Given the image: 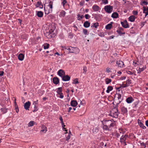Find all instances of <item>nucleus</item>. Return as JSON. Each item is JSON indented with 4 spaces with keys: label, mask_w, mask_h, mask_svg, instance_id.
Wrapping results in <instances>:
<instances>
[{
    "label": "nucleus",
    "mask_w": 148,
    "mask_h": 148,
    "mask_svg": "<svg viewBox=\"0 0 148 148\" xmlns=\"http://www.w3.org/2000/svg\"><path fill=\"white\" fill-rule=\"evenodd\" d=\"M56 92L58 94L60 95L59 97L61 99L64 97V95L62 93V87H59L57 89Z\"/></svg>",
    "instance_id": "nucleus-6"
},
{
    "label": "nucleus",
    "mask_w": 148,
    "mask_h": 148,
    "mask_svg": "<svg viewBox=\"0 0 148 148\" xmlns=\"http://www.w3.org/2000/svg\"><path fill=\"white\" fill-rule=\"evenodd\" d=\"M141 2H142V3H141L140 4L141 5H147L148 3L147 1H142Z\"/></svg>",
    "instance_id": "nucleus-46"
},
{
    "label": "nucleus",
    "mask_w": 148,
    "mask_h": 148,
    "mask_svg": "<svg viewBox=\"0 0 148 148\" xmlns=\"http://www.w3.org/2000/svg\"><path fill=\"white\" fill-rule=\"evenodd\" d=\"M31 105V102L29 101H28L26 102L24 105V107L26 110H29Z\"/></svg>",
    "instance_id": "nucleus-9"
},
{
    "label": "nucleus",
    "mask_w": 148,
    "mask_h": 148,
    "mask_svg": "<svg viewBox=\"0 0 148 148\" xmlns=\"http://www.w3.org/2000/svg\"><path fill=\"white\" fill-rule=\"evenodd\" d=\"M99 36L101 37H104L105 36V34L103 32L100 33L99 34Z\"/></svg>",
    "instance_id": "nucleus-56"
},
{
    "label": "nucleus",
    "mask_w": 148,
    "mask_h": 148,
    "mask_svg": "<svg viewBox=\"0 0 148 148\" xmlns=\"http://www.w3.org/2000/svg\"><path fill=\"white\" fill-rule=\"evenodd\" d=\"M113 89L112 86H109L108 87L107 90H106V92L107 93H109L110 91H111Z\"/></svg>",
    "instance_id": "nucleus-34"
},
{
    "label": "nucleus",
    "mask_w": 148,
    "mask_h": 148,
    "mask_svg": "<svg viewBox=\"0 0 148 148\" xmlns=\"http://www.w3.org/2000/svg\"><path fill=\"white\" fill-rule=\"evenodd\" d=\"M112 26L111 23L108 24L106 26V28L107 29H111Z\"/></svg>",
    "instance_id": "nucleus-31"
},
{
    "label": "nucleus",
    "mask_w": 148,
    "mask_h": 148,
    "mask_svg": "<svg viewBox=\"0 0 148 148\" xmlns=\"http://www.w3.org/2000/svg\"><path fill=\"white\" fill-rule=\"evenodd\" d=\"M138 123L139 126L141 128H142L143 129H145L146 128V127L144 125L143 123L139 119L138 120Z\"/></svg>",
    "instance_id": "nucleus-12"
},
{
    "label": "nucleus",
    "mask_w": 148,
    "mask_h": 148,
    "mask_svg": "<svg viewBox=\"0 0 148 148\" xmlns=\"http://www.w3.org/2000/svg\"><path fill=\"white\" fill-rule=\"evenodd\" d=\"M113 6L110 5L105 6L104 8L105 11L108 13H111L113 10Z\"/></svg>",
    "instance_id": "nucleus-3"
},
{
    "label": "nucleus",
    "mask_w": 148,
    "mask_h": 148,
    "mask_svg": "<svg viewBox=\"0 0 148 148\" xmlns=\"http://www.w3.org/2000/svg\"><path fill=\"white\" fill-rule=\"evenodd\" d=\"M134 99L132 97H128L126 99L127 102L128 103H132Z\"/></svg>",
    "instance_id": "nucleus-24"
},
{
    "label": "nucleus",
    "mask_w": 148,
    "mask_h": 148,
    "mask_svg": "<svg viewBox=\"0 0 148 148\" xmlns=\"http://www.w3.org/2000/svg\"><path fill=\"white\" fill-rule=\"evenodd\" d=\"M34 110H33V112H35L36 111L38 110V108L37 106L36 105H34Z\"/></svg>",
    "instance_id": "nucleus-48"
},
{
    "label": "nucleus",
    "mask_w": 148,
    "mask_h": 148,
    "mask_svg": "<svg viewBox=\"0 0 148 148\" xmlns=\"http://www.w3.org/2000/svg\"><path fill=\"white\" fill-rule=\"evenodd\" d=\"M116 63L117 64L119 67L121 68L124 67V62L122 61L121 60H119V61H117L116 62Z\"/></svg>",
    "instance_id": "nucleus-10"
},
{
    "label": "nucleus",
    "mask_w": 148,
    "mask_h": 148,
    "mask_svg": "<svg viewBox=\"0 0 148 148\" xmlns=\"http://www.w3.org/2000/svg\"><path fill=\"white\" fill-rule=\"evenodd\" d=\"M24 57V55L22 53H20L18 56V58L20 60L22 61L23 60Z\"/></svg>",
    "instance_id": "nucleus-26"
},
{
    "label": "nucleus",
    "mask_w": 148,
    "mask_h": 148,
    "mask_svg": "<svg viewBox=\"0 0 148 148\" xmlns=\"http://www.w3.org/2000/svg\"><path fill=\"white\" fill-rule=\"evenodd\" d=\"M77 18L78 20H81L84 17V16L83 15H82V16H81V15H80L79 14H78L77 15Z\"/></svg>",
    "instance_id": "nucleus-36"
},
{
    "label": "nucleus",
    "mask_w": 148,
    "mask_h": 148,
    "mask_svg": "<svg viewBox=\"0 0 148 148\" xmlns=\"http://www.w3.org/2000/svg\"><path fill=\"white\" fill-rule=\"evenodd\" d=\"M133 28L132 27L130 29V33L132 34H134L135 33L134 31L132 30V29Z\"/></svg>",
    "instance_id": "nucleus-59"
},
{
    "label": "nucleus",
    "mask_w": 148,
    "mask_h": 148,
    "mask_svg": "<svg viewBox=\"0 0 148 148\" xmlns=\"http://www.w3.org/2000/svg\"><path fill=\"white\" fill-rule=\"evenodd\" d=\"M92 9L93 11L97 12L100 9L99 7L96 4L94 5L92 7Z\"/></svg>",
    "instance_id": "nucleus-13"
},
{
    "label": "nucleus",
    "mask_w": 148,
    "mask_h": 148,
    "mask_svg": "<svg viewBox=\"0 0 148 148\" xmlns=\"http://www.w3.org/2000/svg\"><path fill=\"white\" fill-rule=\"evenodd\" d=\"M143 13L145 14V16L146 17L148 15V7L146 8L145 6L143 7Z\"/></svg>",
    "instance_id": "nucleus-20"
},
{
    "label": "nucleus",
    "mask_w": 148,
    "mask_h": 148,
    "mask_svg": "<svg viewBox=\"0 0 148 148\" xmlns=\"http://www.w3.org/2000/svg\"><path fill=\"white\" fill-rule=\"evenodd\" d=\"M121 23L122 26L124 28H126L129 27V24L126 20H124L123 22L121 21Z\"/></svg>",
    "instance_id": "nucleus-7"
},
{
    "label": "nucleus",
    "mask_w": 148,
    "mask_h": 148,
    "mask_svg": "<svg viewBox=\"0 0 148 148\" xmlns=\"http://www.w3.org/2000/svg\"><path fill=\"white\" fill-rule=\"evenodd\" d=\"M49 44L47 43H45L43 45L44 48V49H48L49 48Z\"/></svg>",
    "instance_id": "nucleus-32"
},
{
    "label": "nucleus",
    "mask_w": 148,
    "mask_h": 148,
    "mask_svg": "<svg viewBox=\"0 0 148 148\" xmlns=\"http://www.w3.org/2000/svg\"><path fill=\"white\" fill-rule=\"evenodd\" d=\"M115 97H116L119 101V103H120L122 101L123 99L121 98V95L119 93H116L115 95Z\"/></svg>",
    "instance_id": "nucleus-18"
},
{
    "label": "nucleus",
    "mask_w": 148,
    "mask_h": 148,
    "mask_svg": "<svg viewBox=\"0 0 148 148\" xmlns=\"http://www.w3.org/2000/svg\"><path fill=\"white\" fill-rule=\"evenodd\" d=\"M53 2L52 1H50L49 2V4L48 5V6L50 8V9L52 10L53 8Z\"/></svg>",
    "instance_id": "nucleus-33"
},
{
    "label": "nucleus",
    "mask_w": 148,
    "mask_h": 148,
    "mask_svg": "<svg viewBox=\"0 0 148 148\" xmlns=\"http://www.w3.org/2000/svg\"><path fill=\"white\" fill-rule=\"evenodd\" d=\"M70 138H71L70 135L69 134V135L66 137V140L67 141L69 140L70 139Z\"/></svg>",
    "instance_id": "nucleus-62"
},
{
    "label": "nucleus",
    "mask_w": 148,
    "mask_h": 148,
    "mask_svg": "<svg viewBox=\"0 0 148 148\" xmlns=\"http://www.w3.org/2000/svg\"><path fill=\"white\" fill-rule=\"evenodd\" d=\"M146 68V67H143L142 68H140V67L139 68L138 70V73H140L142 71H143Z\"/></svg>",
    "instance_id": "nucleus-30"
},
{
    "label": "nucleus",
    "mask_w": 148,
    "mask_h": 148,
    "mask_svg": "<svg viewBox=\"0 0 148 148\" xmlns=\"http://www.w3.org/2000/svg\"><path fill=\"white\" fill-rule=\"evenodd\" d=\"M92 131V132L94 133H96L98 132V128H97V127H95L93 129Z\"/></svg>",
    "instance_id": "nucleus-43"
},
{
    "label": "nucleus",
    "mask_w": 148,
    "mask_h": 148,
    "mask_svg": "<svg viewBox=\"0 0 148 148\" xmlns=\"http://www.w3.org/2000/svg\"><path fill=\"white\" fill-rule=\"evenodd\" d=\"M45 35L47 38L50 39L53 37H54L56 36L55 33H52L49 31V32H46L44 33Z\"/></svg>",
    "instance_id": "nucleus-5"
},
{
    "label": "nucleus",
    "mask_w": 148,
    "mask_h": 148,
    "mask_svg": "<svg viewBox=\"0 0 148 148\" xmlns=\"http://www.w3.org/2000/svg\"><path fill=\"white\" fill-rule=\"evenodd\" d=\"M111 69L109 68L108 67L106 69V72L107 73H109L110 72V70Z\"/></svg>",
    "instance_id": "nucleus-61"
},
{
    "label": "nucleus",
    "mask_w": 148,
    "mask_h": 148,
    "mask_svg": "<svg viewBox=\"0 0 148 148\" xmlns=\"http://www.w3.org/2000/svg\"><path fill=\"white\" fill-rule=\"evenodd\" d=\"M59 119L61 123H63V119H62V116H60V117Z\"/></svg>",
    "instance_id": "nucleus-60"
},
{
    "label": "nucleus",
    "mask_w": 148,
    "mask_h": 148,
    "mask_svg": "<svg viewBox=\"0 0 148 148\" xmlns=\"http://www.w3.org/2000/svg\"><path fill=\"white\" fill-rule=\"evenodd\" d=\"M140 144L141 146H143V147H144V148H146V143H144L142 142V143H140Z\"/></svg>",
    "instance_id": "nucleus-57"
},
{
    "label": "nucleus",
    "mask_w": 148,
    "mask_h": 148,
    "mask_svg": "<svg viewBox=\"0 0 148 148\" xmlns=\"http://www.w3.org/2000/svg\"><path fill=\"white\" fill-rule=\"evenodd\" d=\"M136 17L134 15H132L130 16L128 18L129 21L131 22L134 21Z\"/></svg>",
    "instance_id": "nucleus-22"
},
{
    "label": "nucleus",
    "mask_w": 148,
    "mask_h": 148,
    "mask_svg": "<svg viewBox=\"0 0 148 148\" xmlns=\"http://www.w3.org/2000/svg\"><path fill=\"white\" fill-rule=\"evenodd\" d=\"M99 26V24L98 23H93V25H92L91 27H95V28H97Z\"/></svg>",
    "instance_id": "nucleus-39"
},
{
    "label": "nucleus",
    "mask_w": 148,
    "mask_h": 148,
    "mask_svg": "<svg viewBox=\"0 0 148 148\" xmlns=\"http://www.w3.org/2000/svg\"><path fill=\"white\" fill-rule=\"evenodd\" d=\"M105 82L106 84H108L112 82V80L108 78H106L105 79Z\"/></svg>",
    "instance_id": "nucleus-35"
},
{
    "label": "nucleus",
    "mask_w": 148,
    "mask_h": 148,
    "mask_svg": "<svg viewBox=\"0 0 148 148\" xmlns=\"http://www.w3.org/2000/svg\"><path fill=\"white\" fill-rule=\"evenodd\" d=\"M119 14L116 12L113 13L111 17L113 18H117L118 17Z\"/></svg>",
    "instance_id": "nucleus-27"
},
{
    "label": "nucleus",
    "mask_w": 148,
    "mask_h": 148,
    "mask_svg": "<svg viewBox=\"0 0 148 148\" xmlns=\"http://www.w3.org/2000/svg\"><path fill=\"white\" fill-rule=\"evenodd\" d=\"M66 12L64 10H62L60 12L59 16L60 17H64L65 16Z\"/></svg>",
    "instance_id": "nucleus-28"
},
{
    "label": "nucleus",
    "mask_w": 148,
    "mask_h": 148,
    "mask_svg": "<svg viewBox=\"0 0 148 148\" xmlns=\"http://www.w3.org/2000/svg\"><path fill=\"white\" fill-rule=\"evenodd\" d=\"M67 3L66 0H63L62 2V4L64 7L65 4Z\"/></svg>",
    "instance_id": "nucleus-54"
},
{
    "label": "nucleus",
    "mask_w": 148,
    "mask_h": 148,
    "mask_svg": "<svg viewBox=\"0 0 148 148\" xmlns=\"http://www.w3.org/2000/svg\"><path fill=\"white\" fill-rule=\"evenodd\" d=\"M79 83V82L78 81V79L77 78H76L72 82L73 84H78Z\"/></svg>",
    "instance_id": "nucleus-42"
},
{
    "label": "nucleus",
    "mask_w": 148,
    "mask_h": 148,
    "mask_svg": "<svg viewBox=\"0 0 148 148\" xmlns=\"http://www.w3.org/2000/svg\"><path fill=\"white\" fill-rule=\"evenodd\" d=\"M62 77V80L64 81H69L70 79V77L68 75H64Z\"/></svg>",
    "instance_id": "nucleus-11"
},
{
    "label": "nucleus",
    "mask_w": 148,
    "mask_h": 148,
    "mask_svg": "<svg viewBox=\"0 0 148 148\" xmlns=\"http://www.w3.org/2000/svg\"><path fill=\"white\" fill-rule=\"evenodd\" d=\"M42 128L43 129L42 130H41V131L42 132H44L45 131V132H46L47 131V127H46L44 125H42Z\"/></svg>",
    "instance_id": "nucleus-37"
},
{
    "label": "nucleus",
    "mask_w": 148,
    "mask_h": 148,
    "mask_svg": "<svg viewBox=\"0 0 148 148\" xmlns=\"http://www.w3.org/2000/svg\"><path fill=\"white\" fill-rule=\"evenodd\" d=\"M34 122L33 121H30L28 124V127H31L34 125Z\"/></svg>",
    "instance_id": "nucleus-38"
},
{
    "label": "nucleus",
    "mask_w": 148,
    "mask_h": 148,
    "mask_svg": "<svg viewBox=\"0 0 148 148\" xmlns=\"http://www.w3.org/2000/svg\"><path fill=\"white\" fill-rule=\"evenodd\" d=\"M77 104V103L76 101L73 100L71 102V106L73 107L76 106Z\"/></svg>",
    "instance_id": "nucleus-23"
},
{
    "label": "nucleus",
    "mask_w": 148,
    "mask_h": 148,
    "mask_svg": "<svg viewBox=\"0 0 148 148\" xmlns=\"http://www.w3.org/2000/svg\"><path fill=\"white\" fill-rule=\"evenodd\" d=\"M44 10H45V14L47 15L48 14L50 13H51L52 11V10L49 9L47 7L45 8V6L44 7Z\"/></svg>",
    "instance_id": "nucleus-14"
},
{
    "label": "nucleus",
    "mask_w": 148,
    "mask_h": 148,
    "mask_svg": "<svg viewBox=\"0 0 148 148\" xmlns=\"http://www.w3.org/2000/svg\"><path fill=\"white\" fill-rule=\"evenodd\" d=\"M102 1L103 3L105 4H107L108 3V0H102Z\"/></svg>",
    "instance_id": "nucleus-51"
},
{
    "label": "nucleus",
    "mask_w": 148,
    "mask_h": 148,
    "mask_svg": "<svg viewBox=\"0 0 148 148\" xmlns=\"http://www.w3.org/2000/svg\"><path fill=\"white\" fill-rule=\"evenodd\" d=\"M73 37V34L71 33H70L69 34V37L70 38H72Z\"/></svg>",
    "instance_id": "nucleus-49"
},
{
    "label": "nucleus",
    "mask_w": 148,
    "mask_h": 148,
    "mask_svg": "<svg viewBox=\"0 0 148 148\" xmlns=\"http://www.w3.org/2000/svg\"><path fill=\"white\" fill-rule=\"evenodd\" d=\"M83 73L84 74H86V72L87 71V68L86 66H84L83 67Z\"/></svg>",
    "instance_id": "nucleus-45"
},
{
    "label": "nucleus",
    "mask_w": 148,
    "mask_h": 148,
    "mask_svg": "<svg viewBox=\"0 0 148 148\" xmlns=\"http://www.w3.org/2000/svg\"><path fill=\"white\" fill-rule=\"evenodd\" d=\"M42 4V3L41 1H38L36 5V7H38L40 6V5Z\"/></svg>",
    "instance_id": "nucleus-47"
},
{
    "label": "nucleus",
    "mask_w": 148,
    "mask_h": 148,
    "mask_svg": "<svg viewBox=\"0 0 148 148\" xmlns=\"http://www.w3.org/2000/svg\"><path fill=\"white\" fill-rule=\"evenodd\" d=\"M46 53H49V54H48V55H49L50 56H52L53 55V52L52 51H47L46 52Z\"/></svg>",
    "instance_id": "nucleus-50"
},
{
    "label": "nucleus",
    "mask_w": 148,
    "mask_h": 148,
    "mask_svg": "<svg viewBox=\"0 0 148 148\" xmlns=\"http://www.w3.org/2000/svg\"><path fill=\"white\" fill-rule=\"evenodd\" d=\"M4 74V72L3 71H0V76H2Z\"/></svg>",
    "instance_id": "nucleus-64"
},
{
    "label": "nucleus",
    "mask_w": 148,
    "mask_h": 148,
    "mask_svg": "<svg viewBox=\"0 0 148 148\" xmlns=\"http://www.w3.org/2000/svg\"><path fill=\"white\" fill-rule=\"evenodd\" d=\"M58 75L61 77H62L65 75V72L62 69H60L58 72Z\"/></svg>",
    "instance_id": "nucleus-16"
},
{
    "label": "nucleus",
    "mask_w": 148,
    "mask_h": 148,
    "mask_svg": "<svg viewBox=\"0 0 148 148\" xmlns=\"http://www.w3.org/2000/svg\"><path fill=\"white\" fill-rule=\"evenodd\" d=\"M85 17L86 19H89L90 16L88 14H87L85 15Z\"/></svg>",
    "instance_id": "nucleus-52"
},
{
    "label": "nucleus",
    "mask_w": 148,
    "mask_h": 148,
    "mask_svg": "<svg viewBox=\"0 0 148 148\" xmlns=\"http://www.w3.org/2000/svg\"><path fill=\"white\" fill-rule=\"evenodd\" d=\"M127 86L126 84H123L122 85L121 84L120 87H121V88H125Z\"/></svg>",
    "instance_id": "nucleus-53"
},
{
    "label": "nucleus",
    "mask_w": 148,
    "mask_h": 148,
    "mask_svg": "<svg viewBox=\"0 0 148 148\" xmlns=\"http://www.w3.org/2000/svg\"><path fill=\"white\" fill-rule=\"evenodd\" d=\"M126 77L125 76H123L121 77L120 78V80H123L125 79H126Z\"/></svg>",
    "instance_id": "nucleus-63"
},
{
    "label": "nucleus",
    "mask_w": 148,
    "mask_h": 148,
    "mask_svg": "<svg viewBox=\"0 0 148 148\" xmlns=\"http://www.w3.org/2000/svg\"><path fill=\"white\" fill-rule=\"evenodd\" d=\"M121 112L122 114H126L127 112V108L124 106H123L121 107Z\"/></svg>",
    "instance_id": "nucleus-15"
},
{
    "label": "nucleus",
    "mask_w": 148,
    "mask_h": 148,
    "mask_svg": "<svg viewBox=\"0 0 148 148\" xmlns=\"http://www.w3.org/2000/svg\"><path fill=\"white\" fill-rule=\"evenodd\" d=\"M66 49H68L70 53H76L77 52L79 49L77 47H67Z\"/></svg>",
    "instance_id": "nucleus-4"
},
{
    "label": "nucleus",
    "mask_w": 148,
    "mask_h": 148,
    "mask_svg": "<svg viewBox=\"0 0 148 148\" xmlns=\"http://www.w3.org/2000/svg\"><path fill=\"white\" fill-rule=\"evenodd\" d=\"M131 80L130 79L127 80L126 81V85L127 86H129L131 84Z\"/></svg>",
    "instance_id": "nucleus-41"
},
{
    "label": "nucleus",
    "mask_w": 148,
    "mask_h": 148,
    "mask_svg": "<svg viewBox=\"0 0 148 148\" xmlns=\"http://www.w3.org/2000/svg\"><path fill=\"white\" fill-rule=\"evenodd\" d=\"M128 137V136L127 135H123L120 138V140L121 142H123L124 143H125V140Z\"/></svg>",
    "instance_id": "nucleus-17"
},
{
    "label": "nucleus",
    "mask_w": 148,
    "mask_h": 148,
    "mask_svg": "<svg viewBox=\"0 0 148 148\" xmlns=\"http://www.w3.org/2000/svg\"><path fill=\"white\" fill-rule=\"evenodd\" d=\"M43 15V12L41 11H38L37 13V15L39 17H42Z\"/></svg>",
    "instance_id": "nucleus-29"
},
{
    "label": "nucleus",
    "mask_w": 148,
    "mask_h": 148,
    "mask_svg": "<svg viewBox=\"0 0 148 148\" xmlns=\"http://www.w3.org/2000/svg\"><path fill=\"white\" fill-rule=\"evenodd\" d=\"M119 113L117 106H115V107H114L110 111L109 115L114 118H117L118 117Z\"/></svg>",
    "instance_id": "nucleus-2"
},
{
    "label": "nucleus",
    "mask_w": 148,
    "mask_h": 148,
    "mask_svg": "<svg viewBox=\"0 0 148 148\" xmlns=\"http://www.w3.org/2000/svg\"><path fill=\"white\" fill-rule=\"evenodd\" d=\"M90 25V23L87 21H86L84 23V26L85 28H88L89 27Z\"/></svg>",
    "instance_id": "nucleus-25"
},
{
    "label": "nucleus",
    "mask_w": 148,
    "mask_h": 148,
    "mask_svg": "<svg viewBox=\"0 0 148 148\" xmlns=\"http://www.w3.org/2000/svg\"><path fill=\"white\" fill-rule=\"evenodd\" d=\"M126 72L127 74L130 75H132L133 74V73L132 72L129 71H126Z\"/></svg>",
    "instance_id": "nucleus-58"
},
{
    "label": "nucleus",
    "mask_w": 148,
    "mask_h": 148,
    "mask_svg": "<svg viewBox=\"0 0 148 148\" xmlns=\"http://www.w3.org/2000/svg\"><path fill=\"white\" fill-rule=\"evenodd\" d=\"M116 32L121 36L125 34V32H124V29L122 27H119L118 29L116 30Z\"/></svg>",
    "instance_id": "nucleus-8"
},
{
    "label": "nucleus",
    "mask_w": 148,
    "mask_h": 148,
    "mask_svg": "<svg viewBox=\"0 0 148 148\" xmlns=\"http://www.w3.org/2000/svg\"><path fill=\"white\" fill-rule=\"evenodd\" d=\"M101 122L102 124V127L104 130L111 131L115 125V123L111 120L104 119L101 121Z\"/></svg>",
    "instance_id": "nucleus-1"
},
{
    "label": "nucleus",
    "mask_w": 148,
    "mask_h": 148,
    "mask_svg": "<svg viewBox=\"0 0 148 148\" xmlns=\"http://www.w3.org/2000/svg\"><path fill=\"white\" fill-rule=\"evenodd\" d=\"M53 82L54 84L57 85L59 83V79L57 77H54L53 79Z\"/></svg>",
    "instance_id": "nucleus-21"
},
{
    "label": "nucleus",
    "mask_w": 148,
    "mask_h": 148,
    "mask_svg": "<svg viewBox=\"0 0 148 148\" xmlns=\"http://www.w3.org/2000/svg\"><path fill=\"white\" fill-rule=\"evenodd\" d=\"M8 108H7L5 107H3L0 109V110L3 114H4L7 113L8 112Z\"/></svg>",
    "instance_id": "nucleus-19"
},
{
    "label": "nucleus",
    "mask_w": 148,
    "mask_h": 148,
    "mask_svg": "<svg viewBox=\"0 0 148 148\" xmlns=\"http://www.w3.org/2000/svg\"><path fill=\"white\" fill-rule=\"evenodd\" d=\"M83 33L85 35H87L88 34V30L86 29H83Z\"/></svg>",
    "instance_id": "nucleus-44"
},
{
    "label": "nucleus",
    "mask_w": 148,
    "mask_h": 148,
    "mask_svg": "<svg viewBox=\"0 0 148 148\" xmlns=\"http://www.w3.org/2000/svg\"><path fill=\"white\" fill-rule=\"evenodd\" d=\"M55 29V27L53 26V29H51V27H49V31L52 33H54V31Z\"/></svg>",
    "instance_id": "nucleus-40"
},
{
    "label": "nucleus",
    "mask_w": 148,
    "mask_h": 148,
    "mask_svg": "<svg viewBox=\"0 0 148 148\" xmlns=\"http://www.w3.org/2000/svg\"><path fill=\"white\" fill-rule=\"evenodd\" d=\"M138 12L137 11H132V14L134 15H137L138 14Z\"/></svg>",
    "instance_id": "nucleus-55"
}]
</instances>
